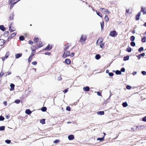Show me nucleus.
Returning <instances> with one entry per match:
<instances>
[{
  "instance_id": "f257e3e1",
  "label": "nucleus",
  "mask_w": 146,
  "mask_h": 146,
  "mask_svg": "<svg viewBox=\"0 0 146 146\" xmlns=\"http://www.w3.org/2000/svg\"><path fill=\"white\" fill-rule=\"evenodd\" d=\"M86 36L85 35H82L80 39V42L83 44L85 42L86 39Z\"/></svg>"
},
{
  "instance_id": "f03ea898",
  "label": "nucleus",
  "mask_w": 146,
  "mask_h": 146,
  "mask_svg": "<svg viewBox=\"0 0 146 146\" xmlns=\"http://www.w3.org/2000/svg\"><path fill=\"white\" fill-rule=\"evenodd\" d=\"M70 55V51L66 50L64 51V53L63 55L64 57L65 58Z\"/></svg>"
},
{
  "instance_id": "7ed1b4c3",
  "label": "nucleus",
  "mask_w": 146,
  "mask_h": 146,
  "mask_svg": "<svg viewBox=\"0 0 146 146\" xmlns=\"http://www.w3.org/2000/svg\"><path fill=\"white\" fill-rule=\"evenodd\" d=\"M117 35V33L115 31H111L110 34V36L113 37L116 36Z\"/></svg>"
},
{
  "instance_id": "20e7f679",
  "label": "nucleus",
  "mask_w": 146,
  "mask_h": 146,
  "mask_svg": "<svg viewBox=\"0 0 146 146\" xmlns=\"http://www.w3.org/2000/svg\"><path fill=\"white\" fill-rule=\"evenodd\" d=\"M100 9L102 10V12L106 14H107V13L108 14H109L110 13V12L106 9L101 8H100Z\"/></svg>"
},
{
  "instance_id": "39448f33",
  "label": "nucleus",
  "mask_w": 146,
  "mask_h": 146,
  "mask_svg": "<svg viewBox=\"0 0 146 146\" xmlns=\"http://www.w3.org/2000/svg\"><path fill=\"white\" fill-rule=\"evenodd\" d=\"M9 52H8L6 53L5 57H2V60L3 61H4L5 59L7 58L9 55Z\"/></svg>"
},
{
  "instance_id": "423d86ee",
  "label": "nucleus",
  "mask_w": 146,
  "mask_h": 146,
  "mask_svg": "<svg viewBox=\"0 0 146 146\" xmlns=\"http://www.w3.org/2000/svg\"><path fill=\"white\" fill-rule=\"evenodd\" d=\"M100 45L101 48H102L104 47V43L103 42V40H102V38L100 39Z\"/></svg>"
},
{
  "instance_id": "0eeeda50",
  "label": "nucleus",
  "mask_w": 146,
  "mask_h": 146,
  "mask_svg": "<svg viewBox=\"0 0 146 146\" xmlns=\"http://www.w3.org/2000/svg\"><path fill=\"white\" fill-rule=\"evenodd\" d=\"M22 55V53L17 54L15 55V57L16 58H18L21 57Z\"/></svg>"
},
{
  "instance_id": "6e6552de",
  "label": "nucleus",
  "mask_w": 146,
  "mask_h": 146,
  "mask_svg": "<svg viewBox=\"0 0 146 146\" xmlns=\"http://www.w3.org/2000/svg\"><path fill=\"white\" fill-rule=\"evenodd\" d=\"M141 15V13L140 12H139L136 16L135 19L137 21L139 19V17Z\"/></svg>"
},
{
  "instance_id": "1a4fd4ad",
  "label": "nucleus",
  "mask_w": 146,
  "mask_h": 146,
  "mask_svg": "<svg viewBox=\"0 0 146 146\" xmlns=\"http://www.w3.org/2000/svg\"><path fill=\"white\" fill-rule=\"evenodd\" d=\"M74 138V136L73 135H71L68 136V139L69 140H72Z\"/></svg>"
},
{
  "instance_id": "9d476101",
  "label": "nucleus",
  "mask_w": 146,
  "mask_h": 146,
  "mask_svg": "<svg viewBox=\"0 0 146 146\" xmlns=\"http://www.w3.org/2000/svg\"><path fill=\"white\" fill-rule=\"evenodd\" d=\"M141 11L143 13V14H146V8L142 7L141 8Z\"/></svg>"
},
{
  "instance_id": "9b49d317",
  "label": "nucleus",
  "mask_w": 146,
  "mask_h": 146,
  "mask_svg": "<svg viewBox=\"0 0 146 146\" xmlns=\"http://www.w3.org/2000/svg\"><path fill=\"white\" fill-rule=\"evenodd\" d=\"M65 62L66 64H70L71 62L70 59H67L65 60V62Z\"/></svg>"
},
{
  "instance_id": "f8f14e48",
  "label": "nucleus",
  "mask_w": 146,
  "mask_h": 146,
  "mask_svg": "<svg viewBox=\"0 0 146 146\" xmlns=\"http://www.w3.org/2000/svg\"><path fill=\"white\" fill-rule=\"evenodd\" d=\"M83 90L85 91H89L90 90V88L88 86H86L83 88Z\"/></svg>"
},
{
  "instance_id": "ddd939ff",
  "label": "nucleus",
  "mask_w": 146,
  "mask_h": 146,
  "mask_svg": "<svg viewBox=\"0 0 146 146\" xmlns=\"http://www.w3.org/2000/svg\"><path fill=\"white\" fill-rule=\"evenodd\" d=\"M25 112L27 114L29 115L32 112L29 109H27L26 110Z\"/></svg>"
},
{
  "instance_id": "4468645a",
  "label": "nucleus",
  "mask_w": 146,
  "mask_h": 146,
  "mask_svg": "<svg viewBox=\"0 0 146 146\" xmlns=\"http://www.w3.org/2000/svg\"><path fill=\"white\" fill-rule=\"evenodd\" d=\"M11 88L10 90L11 91H12L14 89L15 85L13 84H11L10 85Z\"/></svg>"
},
{
  "instance_id": "2eb2a0df",
  "label": "nucleus",
  "mask_w": 146,
  "mask_h": 146,
  "mask_svg": "<svg viewBox=\"0 0 146 146\" xmlns=\"http://www.w3.org/2000/svg\"><path fill=\"white\" fill-rule=\"evenodd\" d=\"M5 41L3 39H0V46H2L5 43Z\"/></svg>"
},
{
  "instance_id": "dca6fc26",
  "label": "nucleus",
  "mask_w": 146,
  "mask_h": 146,
  "mask_svg": "<svg viewBox=\"0 0 146 146\" xmlns=\"http://www.w3.org/2000/svg\"><path fill=\"white\" fill-rule=\"evenodd\" d=\"M0 29L3 31H5L6 29L3 25H0Z\"/></svg>"
},
{
  "instance_id": "f3484780",
  "label": "nucleus",
  "mask_w": 146,
  "mask_h": 146,
  "mask_svg": "<svg viewBox=\"0 0 146 146\" xmlns=\"http://www.w3.org/2000/svg\"><path fill=\"white\" fill-rule=\"evenodd\" d=\"M51 49V48L50 47L49 44H48L47 46L44 49V50H50Z\"/></svg>"
},
{
  "instance_id": "a211bd4d",
  "label": "nucleus",
  "mask_w": 146,
  "mask_h": 146,
  "mask_svg": "<svg viewBox=\"0 0 146 146\" xmlns=\"http://www.w3.org/2000/svg\"><path fill=\"white\" fill-rule=\"evenodd\" d=\"M14 16V14L13 13L11 14L10 16H9V19L10 20H12L13 19V17Z\"/></svg>"
},
{
  "instance_id": "6ab92c4d",
  "label": "nucleus",
  "mask_w": 146,
  "mask_h": 146,
  "mask_svg": "<svg viewBox=\"0 0 146 146\" xmlns=\"http://www.w3.org/2000/svg\"><path fill=\"white\" fill-rule=\"evenodd\" d=\"M145 55V53H142L140 54L137 56L138 58H140L141 56H144Z\"/></svg>"
},
{
  "instance_id": "aec40b11",
  "label": "nucleus",
  "mask_w": 146,
  "mask_h": 146,
  "mask_svg": "<svg viewBox=\"0 0 146 146\" xmlns=\"http://www.w3.org/2000/svg\"><path fill=\"white\" fill-rule=\"evenodd\" d=\"M104 112L103 111H99L97 112L98 115H103L104 114Z\"/></svg>"
},
{
  "instance_id": "412c9836",
  "label": "nucleus",
  "mask_w": 146,
  "mask_h": 146,
  "mask_svg": "<svg viewBox=\"0 0 146 146\" xmlns=\"http://www.w3.org/2000/svg\"><path fill=\"white\" fill-rule=\"evenodd\" d=\"M33 40L36 43H38L39 42V39L38 38H35Z\"/></svg>"
},
{
  "instance_id": "4be33fe9",
  "label": "nucleus",
  "mask_w": 146,
  "mask_h": 146,
  "mask_svg": "<svg viewBox=\"0 0 146 146\" xmlns=\"http://www.w3.org/2000/svg\"><path fill=\"white\" fill-rule=\"evenodd\" d=\"M115 73L117 75H120L121 74V71L119 70H116Z\"/></svg>"
},
{
  "instance_id": "5701e85b",
  "label": "nucleus",
  "mask_w": 146,
  "mask_h": 146,
  "mask_svg": "<svg viewBox=\"0 0 146 146\" xmlns=\"http://www.w3.org/2000/svg\"><path fill=\"white\" fill-rule=\"evenodd\" d=\"M100 25L101 27L102 30L104 28V23L103 21H102L100 22Z\"/></svg>"
},
{
  "instance_id": "b1692460",
  "label": "nucleus",
  "mask_w": 146,
  "mask_h": 146,
  "mask_svg": "<svg viewBox=\"0 0 146 146\" xmlns=\"http://www.w3.org/2000/svg\"><path fill=\"white\" fill-rule=\"evenodd\" d=\"M142 126L141 125H138L136 127V131L140 130L141 129V128Z\"/></svg>"
},
{
  "instance_id": "393cba45",
  "label": "nucleus",
  "mask_w": 146,
  "mask_h": 146,
  "mask_svg": "<svg viewBox=\"0 0 146 146\" xmlns=\"http://www.w3.org/2000/svg\"><path fill=\"white\" fill-rule=\"evenodd\" d=\"M101 56L99 54H96L95 56V58L97 60H98L100 58Z\"/></svg>"
},
{
  "instance_id": "a878e982",
  "label": "nucleus",
  "mask_w": 146,
  "mask_h": 146,
  "mask_svg": "<svg viewBox=\"0 0 146 146\" xmlns=\"http://www.w3.org/2000/svg\"><path fill=\"white\" fill-rule=\"evenodd\" d=\"M129 56H125L123 58V60L124 61H126L128 60L129 59Z\"/></svg>"
},
{
  "instance_id": "bb28decb",
  "label": "nucleus",
  "mask_w": 146,
  "mask_h": 146,
  "mask_svg": "<svg viewBox=\"0 0 146 146\" xmlns=\"http://www.w3.org/2000/svg\"><path fill=\"white\" fill-rule=\"evenodd\" d=\"M104 20H105V21L107 22H108L109 21V19L107 15L105 16L104 18Z\"/></svg>"
},
{
  "instance_id": "cd10ccee",
  "label": "nucleus",
  "mask_w": 146,
  "mask_h": 146,
  "mask_svg": "<svg viewBox=\"0 0 146 146\" xmlns=\"http://www.w3.org/2000/svg\"><path fill=\"white\" fill-rule=\"evenodd\" d=\"M45 119H41L40 121V122L42 123V124H43L45 123Z\"/></svg>"
},
{
  "instance_id": "c85d7f7f",
  "label": "nucleus",
  "mask_w": 146,
  "mask_h": 146,
  "mask_svg": "<svg viewBox=\"0 0 146 146\" xmlns=\"http://www.w3.org/2000/svg\"><path fill=\"white\" fill-rule=\"evenodd\" d=\"M122 105L124 107H126L128 106V104L126 102H124L123 103Z\"/></svg>"
},
{
  "instance_id": "c756f323",
  "label": "nucleus",
  "mask_w": 146,
  "mask_h": 146,
  "mask_svg": "<svg viewBox=\"0 0 146 146\" xmlns=\"http://www.w3.org/2000/svg\"><path fill=\"white\" fill-rule=\"evenodd\" d=\"M104 137H102L98 138L97 139V140H99V141H102L104 139Z\"/></svg>"
},
{
  "instance_id": "7c9ffc66",
  "label": "nucleus",
  "mask_w": 146,
  "mask_h": 146,
  "mask_svg": "<svg viewBox=\"0 0 146 146\" xmlns=\"http://www.w3.org/2000/svg\"><path fill=\"white\" fill-rule=\"evenodd\" d=\"M37 46H38V48L42 47V42H39V43Z\"/></svg>"
},
{
  "instance_id": "2f4dec72",
  "label": "nucleus",
  "mask_w": 146,
  "mask_h": 146,
  "mask_svg": "<svg viewBox=\"0 0 146 146\" xmlns=\"http://www.w3.org/2000/svg\"><path fill=\"white\" fill-rule=\"evenodd\" d=\"M46 108L45 107H42L41 109V110L43 111H45L46 110Z\"/></svg>"
},
{
  "instance_id": "473e14b6",
  "label": "nucleus",
  "mask_w": 146,
  "mask_h": 146,
  "mask_svg": "<svg viewBox=\"0 0 146 146\" xmlns=\"http://www.w3.org/2000/svg\"><path fill=\"white\" fill-rule=\"evenodd\" d=\"M135 39V37L133 36H131L130 37V40L132 41H133Z\"/></svg>"
},
{
  "instance_id": "72a5a7b5",
  "label": "nucleus",
  "mask_w": 146,
  "mask_h": 146,
  "mask_svg": "<svg viewBox=\"0 0 146 146\" xmlns=\"http://www.w3.org/2000/svg\"><path fill=\"white\" fill-rule=\"evenodd\" d=\"M131 49L130 47H128L126 50V51L128 52H131Z\"/></svg>"
},
{
  "instance_id": "f704fd0d",
  "label": "nucleus",
  "mask_w": 146,
  "mask_h": 146,
  "mask_svg": "<svg viewBox=\"0 0 146 146\" xmlns=\"http://www.w3.org/2000/svg\"><path fill=\"white\" fill-rule=\"evenodd\" d=\"M5 126H0V131H2L5 130Z\"/></svg>"
},
{
  "instance_id": "c9c22d12",
  "label": "nucleus",
  "mask_w": 146,
  "mask_h": 146,
  "mask_svg": "<svg viewBox=\"0 0 146 146\" xmlns=\"http://www.w3.org/2000/svg\"><path fill=\"white\" fill-rule=\"evenodd\" d=\"M130 44L132 46H134L135 45V43L133 41L131 42L130 43Z\"/></svg>"
},
{
  "instance_id": "e433bc0d",
  "label": "nucleus",
  "mask_w": 146,
  "mask_h": 146,
  "mask_svg": "<svg viewBox=\"0 0 146 146\" xmlns=\"http://www.w3.org/2000/svg\"><path fill=\"white\" fill-rule=\"evenodd\" d=\"M144 50L143 48V47H141L140 48H139L138 49V51L139 52H141L143 51Z\"/></svg>"
},
{
  "instance_id": "4c0bfd02",
  "label": "nucleus",
  "mask_w": 146,
  "mask_h": 146,
  "mask_svg": "<svg viewBox=\"0 0 146 146\" xmlns=\"http://www.w3.org/2000/svg\"><path fill=\"white\" fill-rule=\"evenodd\" d=\"M19 38L21 40L23 41L24 40V37L23 36H21L19 37Z\"/></svg>"
},
{
  "instance_id": "58836bf2",
  "label": "nucleus",
  "mask_w": 146,
  "mask_h": 146,
  "mask_svg": "<svg viewBox=\"0 0 146 146\" xmlns=\"http://www.w3.org/2000/svg\"><path fill=\"white\" fill-rule=\"evenodd\" d=\"M20 101L19 100H15L14 102L17 104H19L20 103Z\"/></svg>"
},
{
  "instance_id": "ea45409f",
  "label": "nucleus",
  "mask_w": 146,
  "mask_h": 146,
  "mask_svg": "<svg viewBox=\"0 0 146 146\" xmlns=\"http://www.w3.org/2000/svg\"><path fill=\"white\" fill-rule=\"evenodd\" d=\"M96 12L97 15H98L99 16H100L101 18H102V16L101 13L97 12V11H96Z\"/></svg>"
},
{
  "instance_id": "a19ab883",
  "label": "nucleus",
  "mask_w": 146,
  "mask_h": 146,
  "mask_svg": "<svg viewBox=\"0 0 146 146\" xmlns=\"http://www.w3.org/2000/svg\"><path fill=\"white\" fill-rule=\"evenodd\" d=\"M146 37L145 36H144L142 39V41L143 42H145L146 41L145 39Z\"/></svg>"
},
{
  "instance_id": "79ce46f5",
  "label": "nucleus",
  "mask_w": 146,
  "mask_h": 146,
  "mask_svg": "<svg viewBox=\"0 0 146 146\" xmlns=\"http://www.w3.org/2000/svg\"><path fill=\"white\" fill-rule=\"evenodd\" d=\"M18 1H16L14 3H13V4H11L10 6V9H11L13 7L14 5Z\"/></svg>"
},
{
  "instance_id": "37998d69",
  "label": "nucleus",
  "mask_w": 146,
  "mask_h": 146,
  "mask_svg": "<svg viewBox=\"0 0 146 146\" xmlns=\"http://www.w3.org/2000/svg\"><path fill=\"white\" fill-rule=\"evenodd\" d=\"M5 119L4 117L2 116H0V121H3Z\"/></svg>"
},
{
  "instance_id": "c03bdc74",
  "label": "nucleus",
  "mask_w": 146,
  "mask_h": 146,
  "mask_svg": "<svg viewBox=\"0 0 146 146\" xmlns=\"http://www.w3.org/2000/svg\"><path fill=\"white\" fill-rule=\"evenodd\" d=\"M69 47V46H67L65 47L64 48V51H66V50H68V49Z\"/></svg>"
},
{
  "instance_id": "a18cd8bd",
  "label": "nucleus",
  "mask_w": 146,
  "mask_h": 146,
  "mask_svg": "<svg viewBox=\"0 0 146 146\" xmlns=\"http://www.w3.org/2000/svg\"><path fill=\"white\" fill-rule=\"evenodd\" d=\"M35 50H32V51H33V52H32L31 55V56H31V57H32V56H33L34 55V53H35V52L34 51H35Z\"/></svg>"
},
{
  "instance_id": "49530a36",
  "label": "nucleus",
  "mask_w": 146,
  "mask_h": 146,
  "mask_svg": "<svg viewBox=\"0 0 146 146\" xmlns=\"http://www.w3.org/2000/svg\"><path fill=\"white\" fill-rule=\"evenodd\" d=\"M126 88L127 89L130 90L131 88V87L129 85H127L126 86Z\"/></svg>"
},
{
  "instance_id": "de8ad7c7",
  "label": "nucleus",
  "mask_w": 146,
  "mask_h": 146,
  "mask_svg": "<svg viewBox=\"0 0 146 146\" xmlns=\"http://www.w3.org/2000/svg\"><path fill=\"white\" fill-rule=\"evenodd\" d=\"M5 142L7 144H9L10 143L11 141L9 140H7L5 141Z\"/></svg>"
},
{
  "instance_id": "09e8293b",
  "label": "nucleus",
  "mask_w": 146,
  "mask_h": 146,
  "mask_svg": "<svg viewBox=\"0 0 146 146\" xmlns=\"http://www.w3.org/2000/svg\"><path fill=\"white\" fill-rule=\"evenodd\" d=\"M125 68H122L121 69L120 71L122 72H125Z\"/></svg>"
},
{
  "instance_id": "8fccbe9b",
  "label": "nucleus",
  "mask_w": 146,
  "mask_h": 146,
  "mask_svg": "<svg viewBox=\"0 0 146 146\" xmlns=\"http://www.w3.org/2000/svg\"><path fill=\"white\" fill-rule=\"evenodd\" d=\"M141 73L142 74H143L144 75H146V71H143L141 72Z\"/></svg>"
},
{
  "instance_id": "3c124183",
  "label": "nucleus",
  "mask_w": 146,
  "mask_h": 146,
  "mask_svg": "<svg viewBox=\"0 0 146 146\" xmlns=\"http://www.w3.org/2000/svg\"><path fill=\"white\" fill-rule=\"evenodd\" d=\"M59 142V140L58 139H56L54 141V143H57Z\"/></svg>"
},
{
  "instance_id": "603ef678",
  "label": "nucleus",
  "mask_w": 146,
  "mask_h": 146,
  "mask_svg": "<svg viewBox=\"0 0 146 146\" xmlns=\"http://www.w3.org/2000/svg\"><path fill=\"white\" fill-rule=\"evenodd\" d=\"M32 58V57H31V56H30L29 58V60H28V63H29L31 61Z\"/></svg>"
},
{
  "instance_id": "864d4df0",
  "label": "nucleus",
  "mask_w": 146,
  "mask_h": 146,
  "mask_svg": "<svg viewBox=\"0 0 146 146\" xmlns=\"http://www.w3.org/2000/svg\"><path fill=\"white\" fill-rule=\"evenodd\" d=\"M109 75L110 76H112L113 75V74L112 72H109Z\"/></svg>"
},
{
  "instance_id": "5fc2aeb1",
  "label": "nucleus",
  "mask_w": 146,
  "mask_h": 146,
  "mask_svg": "<svg viewBox=\"0 0 146 146\" xmlns=\"http://www.w3.org/2000/svg\"><path fill=\"white\" fill-rule=\"evenodd\" d=\"M66 110H68V111H70V107H69V106H67L66 108Z\"/></svg>"
},
{
  "instance_id": "6e6d98bb",
  "label": "nucleus",
  "mask_w": 146,
  "mask_h": 146,
  "mask_svg": "<svg viewBox=\"0 0 146 146\" xmlns=\"http://www.w3.org/2000/svg\"><path fill=\"white\" fill-rule=\"evenodd\" d=\"M142 121H144L146 122V116L144 117L143 118Z\"/></svg>"
},
{
  "instance_id": "4d7b16f0",
  "label": "nucleus",
  "mask_w": 146,
  "mask_h": 146,
  "mask_svg": "<svg viewBox=\"0 0 146 146\" xmlns=\"http://www.w3.org/2000/svg\"><path fill=\"white\" fill-rule=\"evenodd\" d=\"M4 73L2 71L0 73V78L2 77L4 75Z\"/></svg>"
},
{
  "instance_id": "13d9d810",
  "label": "nucleus",
  "mask_w": 146,
  "mask_h": 146,
  "mask_svg": "<svg viewBox=\"0 0 146 146\" xmlns=\"http://www.w3.org/2000/svg\"><path fill=\"white\" fill-rule=\"evenodd\" d=\"M9 30L11 31V32H13L14 31V30H12L11 29V27L10 26H9Z\"/></svg>"
},
{
  "instance_id": "bf43d9fd",
  "label": "nucleus",
  "mask_w": 146,
  "mask_h": 146,
  "mask_svg": "<svg viewBox=\"0 0 146 146\" xmlns=\"http://www.w3.org/2000/svg\"><path fill=\"white\" fill-rule=\"evenodd\" d=\"M16 34V33H13L11 34V36L12 37H14Z\"/></svg>"
},
{
  "instance_id": "052dcab7",
  "label": "nucleus",
  "mask_w": 146,
  "mask_h": 146,
  "mask_svg": "<svg viewBox=\"0 0 146 146\" xmlns=\"http://www.w3.org/2000/svg\"><path fill=\"white\" fill-rule=\"evenodd\" d=\"M97 94L98 96H102V94H101V93L100 92H97Z\"/></svg>"
},
{
  "instance_id": "680f3d73",
  "label": "nucleus",
  "mask_w": 146,
  "mask_h": 146,
  "mask_svg": "<svg viewBox=\"0 0 146 146\" xmlns=\"http://www.w3.org/2000/svg\"><path fill=\"white\" fill-rule=\"evenodd\" d=\"M100 38H99L98 40H97V42H96V44H98V45H99L100 44V42L99 43H98V41H100Z\"/></svg>"
},
{
  "instance_id": "e2e57ef3",
  "label": "nucleus",
  "mask_w": 146,
  "mask_h": 146,
  "mask_svg": "<svg viewBox=\"0 0 146 146\" xmlns=\"http://www.w3.org/2000/svg\"><path fill=\"white\" fill-rule=\"evenodd\" d=\"M29 44L31 45H32L33 43V41L31 40H29Z\"/></svg>"
},
{
  "instance_id": "0e129e2a",
  "label": "nucleus",
  "mask_w": 146,
  "mask_h": 146,
  "mask_svg": "<svg viewBox=\"0 0 146 146\" xmlns=\"http://www.w3.org/2000/svg\"><path fill=\"white\" fill-rule=\"evenodd\" d=\"M68 88L66 89L63 91V92L65 93H66L68 91Z\"/></svg>"
},
{
  "instance_id": "69168bd1",
  "label": "nucleus",
  "mask_w": 146,
  "mask_h": 146,
  "mask_svg": "<svg viewBox=\"0 0 146 146\" xmlns=\"http://www.w3.org/2000/svg\"><path fill=\"white\" fill-rule=\"evenodd\" d=\"M13 0H9L8 3L9 4H11L12 3V1Z\"/></svg>"
},
{
  "instance_id": "338daca9",
  "label": "nucleus",
  "mask_w": 146,
  "mask_h": 146,
  "mask_svg": "<svg viewBox=\"0 0 146 146\" xmlns=\"http://www.w3.org/2000/svg\"><path fill=\"white\" fill-rule=\"evenodd\" d=\"M137 74V72L135 71H134L132 73V74L133 75H135L136 74Z\"/></svg>"
},
{
  "instance_id": "774afa93",
  "label": "nucleus",
  "mask_w": 146,
  "mask_h": 146,
  "mask_svg": "<svg viewBox=\"0 0 146 146\" xmlns=\"http://www.w3.org/2000/svg\"><path fill=\"white\" fill-rule=\"evenodd\" d=\"M3 104L5 106H6L7 104V102L6 101H5L4 102Z\"/></svg>"
}]
</instances>
